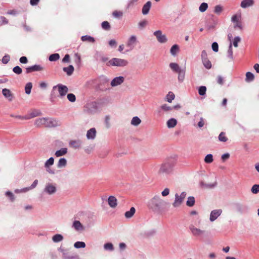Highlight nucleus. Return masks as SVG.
Returning <instances> with one entry per match:
<instances>
[{"label":"nucleus","instance_id":"obj_1","mask_svg":"<svg viewBox=\"0 0 259 259\" xmlns=\"http://www.w3.org/2000/svg\"><path fill=\"white\" fill-rule=\"evenodd\" d=\"M168 203L159 196H155L148 202L149 207L154 211L161 212Z\"/></svg>","mask_w":259,"mask_h":259},{"label":"nucleus","instance_id":"obj_2","mask_svg":"<svg viewBox=\"0 0 259 259\" xmlns=\"http://www.w3.org/2000/svg\"><path fill=\"white\" fill-rule=\"evenodd\" d=\"M175 157H170L165 160L161 164L158 173L159 175H167L170 174L173 170L176 163Z\"/></svg>","mask_w":259,"mask_h":259},{"label":"nucleus","instance_id":"obj_3","mask_svg":"<svg viewBox=\"0 0 259 259\" xmlns=\"http://www.w3.org/2000/svg\"><path fill=\"white\" fill-rule=\"evenodd\" d=\"M60 122L52 118L42 117L35 120V125L37 126H44L47 127H54L60 125Z\"/></svg>","mask_w":259,"mask_h":259},{"label":"nucleus","instance_id":"obj_4","mask_svg":"<svg viewBox=\"0 0 259 259\" xmlns=\"http://www.w3.org/2000/svg\"><path fill=\"white\" fill-rule=\"evenodd\" d=\"M107 64L113 66L124 67L128 64V61L125 59L114 58L109 60Z\"/></svg>","mask_w":259,"mask_h":259},{"label":"nucleus","instance_id":"obj_5","mask_svg":"<svg viewBox=\"0 0 259 259\" xmlns=\"http://www.w3.org/2000/svg\"><path fill=\"white\" fill-rule=\"evenodd\" d=\"M187 193L186 192H183L181 193L180 195H179L178 193H176L175 195V199L172 203V206L175 208H177L180 207L182 203L183 202Z\"/></svg>","mask_w":259,"mask_h":259},{"label":"nucleus","instance_id":"obj_6","mask_svg":"<svg viewBox=\"0 0 259 259\" xmlns=\"http://www.w3.org/2000/svg\"><path fill=\"white\" fill-rule=\"evenodd\" d=\"M57 185L55 183H48L44 189V193L49 195H53L57 192Z\"/></svg>","mask_w":259,"mask_h":259},{"label":"nucleus","instance_id":"obj_7","mask_svg":"<svg viewBox=\"0 0 259 259\" xmlns=\"http://www.w3.org/2000/svg\"><path fill=\"white\" fill-rule=\"evenodd\" d=\"M57 89L59 94V96L61 98L64 97L68 92V87L61 83L58 84L53 87V91H55Z\"/></svg>","mask_w":259,"mask_h":259},{"label":"nucleus","instance_id":"obj_8","mask_svg":"<svg viewBox=\"0 0 259 259\" xmlns=\"http://www.w3.org/2000/svg\"><path fill=\"white\" fill-rule=\"evenodd\" d=\"M189 229L192 234L195 237H200L202 236L205 233L204 230H201L191 225L189 226Z\"/></svg>","mask_w":259,"mask_h":259},{"label":"nucleus","instance_id":"obj_9","mask_svg":"<svg viewBox=\"0 0 259 259\" xmlns=\"http://www.w3.org/2000/svg\"><path fill=\"white\" fill-rule=\"evenodd\" d=\"M85 108L89 113H94L98 111L97 103L95 102L88 103L85 106Z\"/></svg>","mask_w":259,"mask_h":259},{"label":"nucleus","instance_id":"obj_10","mask_svg":"<svg viewBox=\"0 0 259 259\" xmlns=\"http://www.w3.org/2000/svg\"><path fill=\"white\" fill-rule=\"evenodd\" d=\"M153 34L156 37L158 42L160 43H164L166 42V37L164 34H162L161 30L155 31L153 33Z\"/></svg>","mask_w":259,"mask_h":259},{"label":"nucleus","instance_id":"obj_11","mask_svg":"<svg viewBox=\"0 0 259 259\" xmlns=\"http://www.w3.org/2000/svg\"><path fill=\"white\" fill-rule=\"evenodd\" d=\"M54 163V159L53 157H50L47 160L45 163V167L46 169V171L51 174H54V171L51 169L50 166L53 165Z\"/></svg>","mask_w":259,"mask_h":259},{"label":"nucleus","instance_id":"obj_12","mask_svg":"<svg viewBox=\"0 0 259 259\" xmlns=\"http://www.w3.org/2000/svg\"><path fill=\"white\" fill-rule=\"evenodd\" d=\"M137 42V37L135 35H132L128 39L126 43L127 47H129L130 50H133Z\"/></svg>","mask_w":259,"mask_h":259},{"label":"nucleus","instance_id":"obj_13","mask_svg":"<svg viewBox=\"0 0 259 259\" xmlns=\"http://www.w3.org/2000/svg\"><path fill=\"white\" fill-rule=\"evenodd\" d=\"M44 69V67L40 65L35 64L34 65L28 67L26 68V73H30L34 71H40Z\"/></svg>","mask_w":259,"mask_h":259},{"label":"nucleus","instance_id":"obj_14","mask_svg":"<svg viewBox=\"0 0 259 259\" xmlns=\"http://www.w3.org/2000/svg\"><path fill=\"white\" fill-rule=\"evenodd\" d=\"M222 209H215L211 211L210 214L209 220L210 222L214 221L222 213Z\"/></svg>","mask_w":259,"mask_h":259},{"label":"nucleus","instance_id":"obj_15","mask_svg":"<svg viewBox=\"0 0 259 259\" xmlns=\"http://www.w3.org/2000/svg\"><path fill=\"white\" fill-rule=\"evenodd\" d=\"M124 80V77L123 76H118L112 79L111 82V85L112 87H116L119 85H120L121 83L123 82Z\"/></svg>","mask_w":259,"mask_h":259},{"label":"nucleus","instance_id":"obj_16","mask_svg":"<svg viewBox=\"0 0 259 259\" xmlns=\"http://www.w3.org/2000/svg\"><path fill=\"white\" fill-rule=\"evenodd\" d=\"M41 115V112L39 110L33 109L30 111L29 114L25 116V119H29Z\"/></svg>","mask_w":259,"mask_h":259},{"label":"nucleus","instance_id":"obj_17","mask_svg":"<svg viewBox=\"0 0 259 259\" xmlns=\"http://www.w3.org/2000/svg\"><path fill=\"white\" fill-rule=\"evenodd\" d=\"M72 227L76 231H82L85 229L82 224L79 221L77 220L73 221Z\"/></svg>","mask_w":259,"mask_h":259},{"label":"nucleus","instance_id":"obj_18","mask_svg":"<svg viewBox=\"0 0 259 259\" xmlns=\"http://www.w3.org/2000/svg\"><path fill=\"white\" fill-rule=\"evenodd\" d=\"M2 94L3 96L9 101H12L13 100L14 96L11 91L7 89H4L2 90Z\"/></svg>","mask_w":259,"mask_h":259},{"label":"nucleus","instance_id":"obj_19","mask_svg":"<svg viewBox=\"0 0 259 259\" xmlns=\"http://www.w3.org/2000/svg\"><path fill=\"white\" fill-rule=\"evenodd\" d=\"M236 210L240 213H244L247 211L248 207L247 205L242 204L241 203L235 204Z\"/></svg>","mask_w":259,"mask_h":259},{"label":"nucleus","instance_id":"obj_20","mask_svg":"<svg viewBox=\"0 0 259 259\" xmlns=\"http://www.w3.org/2000/svg\"><path fill=\"white\" fill-rule=\"evenodd\" d=\"M254 4V0H242L240 4V7L243 9H246L253 6Z\"/></svg>","mask_w":259,"mask_h":259},{"label":"nucleus","instance_id":"obj_21","mask_svg":"<svg viewBox=\"0 0 259 259\" xmlns=\"http://www.w3.org/2000/svg\"><path fill=\"white\" fill-rule=\"evenodd\" d=\"M96 128L94 127L91 128L87 131V138L88 140H94L96 138Z\"/></svg>","mask_w":259,"mask_h":259},{"label":"nucleus","instance_id":"obj_22","mask_svg":"<svg viewBox=\"0 0 259 259\" xmlns=\"http://www.w3.org/2000/svg\"><path fill=\"white\" fill-rule=\"evenodd\" d=\"M108 204L111 207L114 208L117 206V199L113 196H110L108 199Z\"/></svg>","mask_w":259,"mask_h":259},{"label":"nucleus","instance_id":"obj_23","mask_svg":"<svg viewBox=\"0 0 259 259\" xmlns=\"http://www.w3.org/2000/svg\"><path fill=\"white\" fill-rule=\"evenodd\" d=\"M151 6V3L150 1L147 2L142 8V14L143 15H147L150 9Z\"/></svg>","mask_w":259,"mask_h":259},{"label":"nucleus","instance_id":"obj_24","mask_svg":"<svg viewBox=\"0 0 259 259\" xmlns=\"http://www.w3.org/2000/svg\"><path fill=\"white\" fill-rule=\"evenodd\" d=\"M69 145L73 148L78 149L81 146V141L79 140H72L69 142Z\"/></svg>","mask_w":259,"mask_h":259},{"label":"nucleus","instance_id":"obj_25","mask_svg":"<svg viewBox=\"0 0 259 259\" xmlns=\"http://www.w3.org/2000/svg\"><path fill=\"white\" fill-rule=\"evenodd\" d=\"M177 124V120L173 118L169 119L166 122L167 126L169 128L174 127Z\"/></svg>","mask_w":259,"mask_h":259},{"label":"nucleus","instance_id":"obj_26","mask_svg":"<svg viewBox=\"0 0 259 259\" xmlns=\"http://www.w3.org/2000/svg\"><path fill=\"white\" fill-rule=\"evenodd\" d=\"M169 67L171 69L175 72L178 73L182 68H180L179 65L176 63H170Z\"/></svg>","mask_w":259,"mask_h":259},{"label":"nucleus","instance_id":"obj_27","mask_svg":"<svg viewBox=\"0 0 259 259\" xmlns=\"http://www.w3.org/2000/svg\"><path fill=\"white\" fill-rule=\"evenodd\" d=\"M67 153V148H62L55 152V156L56 157H60L65 155Z\"/></svg>","mask_w":259,"mask_h":259},{"label":"nucleus","instance_id":"obj_28","mask_svg":"<svg viewBox=\"0 0 259 259\" xmlns=\"http://www.w3.org/2000/svg\"><path fill=\"white\" fill-rule=\"evenodd\" d=\"M136 212V209L135 207H132L130 210L127 211L124 213V216L126 218L130 219L131 218Z\"/></svg>","mask_w":259,"mask_h":259},{"label":"nucleus","instance_id":"obj_29","mask_svg":"<svg viewBox=\"0 0 259 259\" xmlns=\"http://www.w3.org/2000/svg\"><path fill=\"white\" fill-rule=\"evenodd\" d=\"M177 73H178V80L180 82H182L184 78L185 75V68H183L180 71H179Z\"/></svg>","mask_w":259,"mask_h":259},{"label":"nucleus","instance_id":"obj_30","mask_svg":"<svg viewBox=\"0 0 259 259\" xmlns=\"http://www.w3.org/2000/svg\"><path fill=\"white\" fill-rule=\"evenodd\" d=\"M179 46L178 45H173L170 50L171 55L175 56L179 51Z\"/></svg>","mask_w":259,"mask_h":259},{"label":"nucleus","instance_id":"obj_31","mask_svg":"<svg viewBox=\"0 0 259 259\" xmlns=\"http://www.w3.org/2000/svg\"><path fill=\"white\" fill-rule=\"evenodd\" d=\"M200 185L201 187L202 188L211 189V188H213L216 186L217 182H215L213 184H206L203 182H201L200 183Z\"/></svg>","mask_w":259,"mask_h":259},{"label":"nucleus","instance_id":"obj_32","mask_svg":"<svg viewBox=\"0 0 259 259\" xmlns=\"http://www.w3.org/2000/svg\"><path fill=\"white\" fill-rule=\"evenodd\" d=\"M245 81L247 82L252 81L254 79V74L251 72H247L246 73Z\"/></svg>","mask_w":259,"mask_h":259},{"label":"nucleus","instance_id":"obj_33","mask_svg":"<svg viewBox=\"0 0 259 259\" xmlns=\"http://www.w3.org/2000/svg\"><path fill=\"white\" fill-rule=\"evenodd\" d=\"M67 164V160L65 158H61L59 159L57 163V167L58 168H62L65 167Z\"/></svg>","mask_w":259,"mask_h":259},{"label":"nucleus","instance_id":"obj_34","mask_svg":"<svg viewBox=\"0 0 259 259\" xmlns=\"http://www.w3.org/2000/svg\"><path fill=\"white\" fill-rule=\"evenodd\" d=\"M63 240V236L61 234H57L54 235L52 237V240L54 242L58 243Z\"/></svg>","mask_w":259,"mask_h":259},{"label":"nucleus","instance_id":"obj_35","mask_svg":"<svg viewBox=\"0 0 259 259\" xmlns=\"http://www.w3.org/2000/svg\"><path fill=\"white\" fill-rule=\"evenodd\" d=\"M63 70L66 73V74L70 76L71 75L74 71V67L72 65H69L67 67H64Z\"/></svg>","mask_w":259,"mask_h":259},{"label":"nucleus","instance_id":"obj_36","mask_svg":"<svg viewBox=\"0 0 259 259\" xmlns=\"http://www.w3.org/2000/svg\"><path fill=\"white\" fill-rule=\"evenodd\" d=\"M141 122V120L139 118L138 116H135L134 117L131 122V123L132 125L134 126H138L139 125Z\"/></svg>","mask_w":259,"mask_h":259},{"label":"nucleus","instance_id":"obj_37","mask_svg":"<svg viewBox=\"0 0 259 259\" xmlns=\"http://www.w3.org/2000/svg\"><path fill=\"white\" fill-rule=\"evenodd\" d=\"M195 202V198L193 196H189L187 199V201L186 202V204L187 206L189 207L193 206Z\"/></svg>","mask_w":259,"mask_h":259},{"label":"nucleus","instance_id":"obj_38","mask_svg":"<svg viewBox=\"0 0 259 259\" xmlns=\"http://www.w3.org/2000/svg\"><path fill=\"white\" fill-rule=\"evenodd\" d=\"M81 39L83 41H89L91 42H94L95 40L94 37L89 35H83L81 36Z\"/></svg>","mask_w":259,"mask_h":259},{"label":"nucleus","instance_id":"obj_39","mask_svg":"<svg viewBox=\"0 0 259 259\" xmlns=\"http://www.w3.org/2000/svg\"><path fill=\"white\" fill-rule=\"evenodd\" d=\"M60 58V55L58 53H55L49 56V60L50 61H56Z\"/></svg>","mask_w":259,"mask_h":259},{"label":"nucleus","instance_id":"obj_40","mask_svg":"<svg viewBox=\"0 0 259 259\" xmlns=\"http://www.w3.org/2000/svg\"><path fill=\"white\" fill-rule=\"evenodd\" d=\"M175 94L172 92H169L166 96V99L168 102L171 103L175 99Z\"/></svg>","mask_w":259,"mask_h":259},{"label":"nucleus","instance_id":"obj_41","mask_svg":"<svg viewBox=\"0 0 259 259\" xmlns=\"http://www.w3.org/2000/svg\"><path fill=\"white\" fill-rule=\"evenodd\" d=\"M251 192L253 194H257L259 193V185L254 184L251 188Z\"/></svg>","mask_w":259,"mask_h":259},{"label":"nucleus","instance_id":"obj_42","mask_svg":"<svg viewBox=\"0 0 259 259\" xmlns=\"http://www.w3.org/2000/svg\"><path fill=\"white\" fill-rule=\"evenodd\" d=\"M227 56L231 60H233V50H232V44H230L229 49L227 52Z\"/></svg>","mask_w":259,"mask_h":259},{"label":"nucleus","instance_id":"obj_43","mask_svg":"<svg viewBox=\"0 0 259 259\" xmlns=\"http://www.w3.org/2000/svg\"><path fill=\"white\" fill-rule=\"evenodd\" d=\"M202 61L203 65L206 69H209L211 68V63L210 61L208 59H204Z\"/></svg>","mask_w":259,"mask_h":259},{"label":"nucleus","instance_id":"obj_44","mask_svg":"<svg viewBox=\"0 0 259 259\" xmlns=\"http://www.w3.org/2000/svg\"><path fill=\"white\" fill-rule=\"evenodd\" d=\"M74 247L76 248H84L85 247V244L84 242L77 241L74 244Z\"/></svg>","mask_w":259,"mask_h":259},{"label":"nucleus","instance_id":"obj_45","mask_svg":"<svg viewBox=\"0 0 259 259\" xmlns=\"http://www.w3.org/2000/svg\"><path fill=\"white\" fill-rule=\"evenodd\" d=\"M213 160V156L211 154H207L204 158V161L206 163H210Z\"/></svg>","mask_w":259,"mask_h":259},{"label":"nucleus","instance_id":"obj_46","mask_svg":"<svg viewBox=\"0 0 259 259\" xmlns=\"http://www.w3.org/2000/svg\"><path fill=\"white\" fill-rule=\"evenodd\" d=\"M206 87L205 86H200L198 89V93L200 96H204L206 94Z\"/></svg>","mask_w":259,"mask_h":259},{"label":"nucleus","instance_id":"obj_47","mask_svg":"<svg viewBox=\"0 0 259 259\" xmlns=\"http://www.w3.org/2000/svg\"><path fill=\"white\" fill-rule=\"evenodd\" d=\"M148 24V21L146 20H144L139 22L138 23V28L140 29H143Z\"/></svg>","mask_w":259,"mask_h":259},{"label":"nucleus","instance_id":"obj_48","mask_svg":"<svg viewBox=\"0 0 259 259\" xmlns=\"http://www.w3.org/2000/svg\"><path fill=\"white\" fill-rule=\"evenodd\" d=\"M219 140L221 142H225L228 140V138L225 136L224 132H221L219 136Z\"/></svg>","mask_w":259,"mask_h":259},{"label":"nucleus","instance_id":"obj_49","mask_svg":"<svg viewBox=\"0 0 259 259\" xmlns=\"http://www.w3.org/2000/svg\"><path fill=\"white\" fill-rule=\"evenodd\" d=\"M32 87V84L31 82L27 83L25 88V93L26 94L29 95L31 93V90Z\"/></svg>","mask_w":259,"mask_h":259},{"label":"nucleus","instance_id":"obj_50","mask_svg":"<svg viewBox=\"0 0 259 259\" xmlns=\"http://www.w3.org/2000/svg\"><path fill=\"white\" fill-rule=\"evenodd\" d=\"M104 248L106 250L113 251L114 250L113 245L111 243H107L104 245Z\"/></svg>","mask_w":259,"mask_h":259},{"label":"nucleus","instance_id":"obj_51","mask_svg":"<svg viewBox=\"0 0 259 259\" xmlns=\"http://www.w3.org/2000/svg\"><path fill=\"white\" fill-rule=\"evenodd\" d=\"M207 8H208L207 4L206 3H203L200 5V6L199 8V10L201 12H204L207 10Z\"/></svg>","mask_w":259,"mask_h":259},{"label":"nucleus","instance_id":"obj_52","mask_svg":"<svg viewBox=\"0 0 259 259\" xmlns=\"http://www.w3.org/2000/svg\"><path fill=\"white\" fill-rule=\"evenodd\" d=\"M102 27L106 30H109L110 29V25L108 21H103L102 23Z\"/></svg>","mask_w":259,"mask_h":259},{"label":"nucleus","instance_id":"obj_53","mask_svg":"<svg viewBox=\"0 0 259 259\" xmlns=\"http://www.w3.org/2000/svg\"><path fill=\"white\" fill-rule=\"evenodd\" d=\"M67 99L71 102H74L76 101V97L72 93H69L67 96Z\"/></svg>","mask_w":259,"mask_h":259},{"label":"nucleus","instance_id":"obj_54","mask_svg":"<svg viewBox=\"0 0 259 259\" xmlns=\"http://www.w3.org/2000/svg\"><path fill=\"white\" fill-rule=\"evenodd\" d=\"M112 15L114 17L119 18L122 16L123 13L121 11H114Z\"/></svg>","mask_w":259,"mask_h":259},{"label":"nucleus","instance_id":"obj_55","mask_svg":"<svg viewBox=\"0 0 259 259\" xmlns=\"http://www.w3.org/2000/svg\"><path fill=\"white\" fill-rule=\"evenodd\" d=\"M222 10H223V8H222V7L221 6H220V5H217L214 7V12L217 14L220 15L221 14V13L222 12Z\"/></svg>","mask_w":259,"mask_h":259},{"label":"nucleus","instance_id":"obj_56","mask_svg":"<svg viewBox=\"0 0 259 259\" xmlns=\"http://www.w3.org/2000/svg\"><path fill=\"white\" fill-rule=\"evenodd\" d=\"M13 71L17 74H20L22 72V70L19 66H16L13 68Z\"/></svg>","mask_w":259,"mask_h":259},{"label":"nucleus","instance_id":"obj_57","mask_svg":"<svg viewBox=\"0 0 259 259\" xmlns=\"http://www.w3.org/2000/svg\"><path fill=\"white\" fill-rule=\"evenodd\" d=\"M97 59L102 61V62H106L108 61V58L106 56L100 55L97 57Z\"/></svg>","mask_w":259,"mask_h":259},{"label":"nucleus","instance_id":"obj_58","mask_svg":"<svg viewBox=\"0 0 259 259\" xmlns=\"http://www.w3.org/2000/svg\"><path fill=\"white\" fill-rule=\"evenodd\" d=\"M241 40V38L239 36H236L234 37V40H233V46L235 47H238V43L239 42H240Z\"/></svg>","mask_w":259,"mask_h":259},{"label":"nucleus","instance_id":"obj_59","mask_svg":"<svg viewBox=\"0 0 259 259\" xmlns=\"http://www.w3.org/2000/svg\"><path fill=\"white\" fill-rule=\"evenodd\" d=\"M212 49L214 52H218L219 51V45L217 42H214L211 45Z\"/></svg>","mask_w":259,"mask_h":259},{"label":"nucleus","instance_id":"obj_60","mask_svg":"<svg viewBox=\"0 0 259 259\" xmlns=\"http://www.w3.org/2000/svg\"><path fill=\"white\" fill-rule=\"evenodd\" d=\"M10 57L9 55H6L2 59V61L4 64H7L10 60Z\"/></svg>","mask_w":259,"mask_h":259},{"label":"nucleus","instance_id":"obj_61","mask_svg":"<svg viewBox=\"0 0 259 259\" xmlns=\"http://www.w3.org/2000/svg\"><path fill=\"white\" fill-rule=\"evenodd\" d=\"M31 190L29 187H26L21 189H16L15 190V193H21V192H26L27 191Z\"/></svg>","mask_w":259,"mask_h":259},{"label":"nucleus","instance_id":"obj_62","mask_svg":"<svg viewBox=\"0 0 259 259\" xmlns=\"http://www.w3.org/2000/svg\"><path fill=\"white\" fill-rule=\"evenodd\" d=\"M161 108L165 111H169L173 109V107H171L170 106H168L167 104H164L161 106Z\"/></svg>","mask_w":259,"mask_h":259},{"label":"nucleus","instance_id":"obj_63","mask_svg":"<svg viewBox=\"0 0 259 259\" xmlns=\"http://www.w3.org/2000/svg\"><path fill=\"white\" fill-rule=\"evenodd\" d=\"M204 123H205L204 119L203 117H201L200 118V121L198 123V127L199 128H201L202 127H203L204 126Z\"/></svg>","mask_w":259,"mask_h":259},{"label":"nucleus","instance_id":"obj_64","mask_svg":"<svg viewBox=\"0 0 259 259\" xmlns=\"http://www.w3.org/2000/svg\"><path fill=\"white\" fill-rule=\"evenodd\" d=\"M170 190L168 188H166L164 189L163 191L161 192V195L162 196L165 197L169 195Z\"/></svg>","mask_w":259,"mask_h":259}]
</instances>
